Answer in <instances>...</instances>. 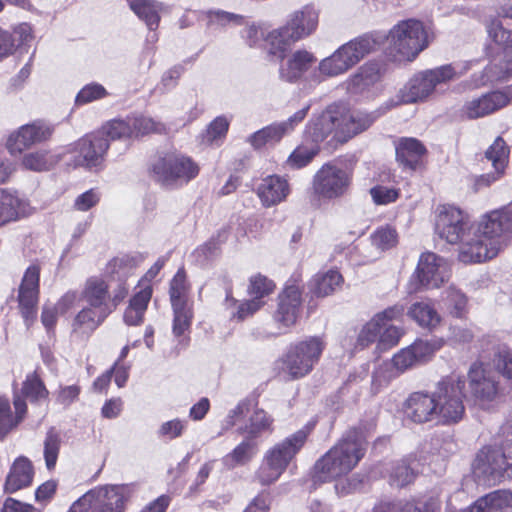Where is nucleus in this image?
Returning a JSON list of instances; mask_svg holds the SVG:
<instances>
[{"mask_svg":"<svg viewBox=\"0 0 512 512\" xmlns=\"http://www.w3.org/2000/svg\"><path fill=\"white\" fill-rule=\"evenodd\" d=\"M23 394L32 401L45 398L48 394L45 386L36 375H29L22 388Z\"/></svg>","mask_w":512,"mask_h":512,"instance_id":"56","label":"nucleus"},{"mask_svg":"<svg viewBox=\"0 0 512 512\" xmlns=\"http://www.w3.org/2000/svg\"><path fill=\"white\" fill-rule=\"evenodd\" d=\"M471 466L474 477L485 483L512 477V414L502 425L499 439L482 447Z\"/></svg>","mask_w":512,"mask_h":512,"instance_id":"3","label":"nucleus"},{"mask_svg":"<svg viewBox=\"0 0 512 512\" xmlns=\"http://www.w3.org/2000/svg\"><path fill=\"white\" fill-rule=\"evenodd\" d=\"M229 128V121L224 116L216 117L207 128V140L212 142L226 135Z\"/></svg>","mask_w":512,"mask_h":512,"instance_id":"62","label":"nucleus"},{"mask_svg":"<svg viewBox=\"0 0 512 512\" xmlns=\"http://www.w3.org/2000/svg\"><path fill=\"white\" fill-rule=\"evenodd\" d=\"M60 449V438L53 430L48 431L44 441V458L46 467L51 470L55 467Z\"/></svg>","mask_w":512,"mask_h":512,"instance_id":"54","label":"nucleus"},{"mask_svg":"<svg viewBox=\"0 0 512 512\" xmlns=\"http://www.w3.org/2000/svg\"><path fill=\"white\" fill-rule=\"evenodd\" d=\"M15 415L11 412L8 399L0 397V440L12 431L23 420L26 414V403L19 396L14 398Z\"/></svg>","mask_w":512,"mask_h":512,"instance_id":"33","label":"nucleus"},{"mask_svg":"<svg viewBox=\"0 0 512 512\" xmlns=\"http://www.w3.org/2000/svg\"><path fill=\"white\" fill-rule=\"evenodd\" d=\"M410 509L414 512H440L441 502L437 496H429L413 502V507Z\"/></svg>","mask_w":512,"mask_h":512,"instance_id":"64","label":"nucleus"},{"mask_svg":"<svg viewBox=\"0 0 512 512\" xmlns=\"http://www.w3.org/2000/svg\"><path fill=\"white\" fill-rule=\"evenodd\" d=\"M503 99L502 96L495 95L494 91L482 94L464 103L462 115L468 119L485 117L500 110Z\"/></svg>","mask_w":512,"mask_h":512,"instance_id":"30","label":"nucleus"},{"mask_svg":"<svg viewBox=\"0 0 512 512\" xmlns=\"http://www.w3.org/2000/svg\"><path fill=\"white\" fill-rule=\"evenodd\" d=\"M227 239V231L222 229L218 231L217 236H213L203 245L194 251L196 261L201 265H206L220 254V246Z\"/></svg>","mask_w":512,"mask_h":512,"instance_id":"38","label":"nucleus"},{"mask_svg":"<svg viewBox=\"0 0 512 512\" xmlns=\"http://www.w3.org/2000/svg\"><path fill=\"white\" fill-rule=\"evenodd\" d=\"M167 256H161L157 261L148 269V271L141 276L133 288H152L156 284L155 279L164 267Z\"/></svg>","mask_w":512,"mask_h":512,"instance_id":"59","label":"nucleus"},{"mask_svg":"<svg viewBox=\"0 0 512 512\" xmlns=\"http://www.w3.org/2000/svg\"><path fill=\"white\" fill-rule=\"evenodd\" d=\"M186 424V421L180 419L166 421L159 427L158 436L169 440L178 438L183 434Z\"/></svg>","mask_w":512,"mask_h":512,"instance_id":"61","label":"nucleus"},{"mask_svg":"<svg viewBox=\"0 0 512 512\" xmlns=\"http://www.w3.org/2000/svg\"><path fill=\"white\" fill-rule=\"evenodd\" d=\"M317 56L306 50L298 49L291 54L285 67L280 68V78L289 83L297 82L306 72L317 66Z\"/></svg>","mask_w":512,"mask_h":512,"instance_id":"25","label":"nucleus"},{"mask_svg":"<svg viewBox=\"0 0 512 512\" xmlns=\"http://www.w3.org/2000/svg\"><path fill=\"white\" fill-rule=\"evenodd\" d=\"M145 252H131L119 254L106 265L103 279L93 276L87 279L85 288H108L110 284H117V288L129 286L128 280L135 275L136 269L146 260Z\"/></svg>","mask_w":512,"mask_h":512,"instance_id":"12","label":"nucleus"},{"mask_svg":"<svg viewBox=\"0 0 512 512\" xmlns=\"http://www.w3.org/2000/svg\"><path fill=\"white\" fill-rule=\"evenodd\" d=\"M309 107H305L295 112L287 120L272 123L262 129L254 132L248 138V142L254 149H260L265 145H275L282 138L289 135L295 127L304 120Z\"/></svg>","mask_w":512,"mask_h":512,"instance_id":"21","label":"nucleus"},{"mask_svg":"<svg viewBox=\"0 0 512 512\" xmlns=\"http://www.w3.org/2000/svg\"><path fill=\"white\" fill-rule=\"evenodd\" d=\"M366 441L361 431L353 429L322 456V479H333L350 472L364 456Z\"/></svg>","mask_w":512,"mask_h":512,"instance_id":"6","label":"nucleus"},{"mask_svg":"<svg viewBox=\"0 0 512 512\" xmlns=\"http://www.w3.org/2000/svg\"><path fill=\"white\" fill-rule=\"evenodd\" d=\"M28 203L15 194L4 192L0 197V227L25 216Z\"/></svg>","mask_w":512,"mask_h":512,"instance_id":"35","label":"nucleus"},{"mask_svg":"<svg viewBox=\"0 0 512 512\" xmlns=\"http://www.w3.org/2000/svg\"><path fill=\"white\" fill-rule=\"evenodd\" d=\"M255 453V444L251 441H243L223 458V462L228 468H234L248 463Z\"/></svg>","mask_w":512,"mask_h":512,"instance_id":"44","label":"nucleus"},{"mask_svg":"<svg viewBox=\"0 0 512 512\" xmlns=\"http://www.w3.org/2000/svg\"><path fill=\"white\" fill-rule=\"evenodd\" d=\"M512 234V202L484 214L473 226L462 251L463 263H479L497 256Z\"/></svg>","mask_w":512,"mask_h":512,"instance_id":"2","label":"nucleus"},{"mask_svg":"<svg viewBox=\"0 0 512 512\" xmlns=\"http://www.w3.org/2000/svg\"><path fill=\"white\" fill-rule=\"evenodd\" d=\"M198 172L199 168L191 158L175 153L160 156L152 164L153 177L166 187H171L178 181L188 182Z\"/></svg>","mask_w":512,"mask_h":512,"instance_id":"14","label":"nucleus"},{"mask_svg":"<svg viewBox=\"0 0 512 512\" xmlns=\"http://www.w3.org/2000/svg\"><path fill=\"white\" fill-rule=\"evenodd\" d=\"M204 15L208 29L224 30L228 27L241 26L245 22L243 15L222 9H209L204 12Z\"/></svg>","mask_w":512,"mask_h":512,"instance_id":"36","label":"nucleus"},{"mask_svg":"<svg viewBox=\"0 0 512 512\" xmlns=\"http://www.w3.org/2000/svg\"><path fill=\"white\" fill-rule=\"evenodd\" d=\"M408 315L415 320L421 327L434 329L441 321V317L436 309L427 302H417L413 304Z\"/></svg>","mask_w":512,"mask_h":512,"instance_id":"37","label":"nucleus"},{"mask_svg":"<svg viewBox=\"0 0 512 512\" xmlns=\"http://www.w3.org/2000/svg\"><path fill=\"white\" fill-rule=\"evenodd\" d=\"M374 246L380 250H388L398 243V234L395 228L386 225L378 228L371 236Z\"/></svg>","mask_w":512,"mask_h":512,"instance_id":"49","label":"nucleus"},{"mask_svg":"<svg viewBox=\"0 0 512 512\" xmlns=\"http://www.w3.org/2000/svg\"><path fill=\"white\" fill-rule=\"evenodd\" d=\"M84 297L93 308L99 309L101 318H105L120 301L117 296L111 297L108 290H85Z\"/></svg>","mask_w":512,"mask_h":512,"instance_id":"39","label":"nucleus"},{"mask_svg":"<svg viewBox=\"0 0 512 512\" xmlns=\"http://www.w3.org/2000/svg\"><path fill=\"white\" fill-rule=\"evenodd\" d=\"M320 355V341L313 338L291 347L280 361L284 379H297L308 374Z\"/></svg>","mask_w":512,"mask_h":512,"instance_id":"17","label":"nucleus"},{"mask_svg":"<svg viewBox=\"0 0 512 512\" xmlns=\"http://www.w3.org/2000/svg\"><path fill=\"white\" fill-rule=\"evenodd\" d=\"M380 113L351 111L345 103H335L322 112V134L334 132L332 140L343 144L368 129Z\"/></svg>","mask_w":512,"mask_h":512,"instance_id":"5","label":"nucleus"},{"mask_svg":"<svg viewBox=\"0 0 512 512\" xmlns=\"http://www.w3.org/2000/svg\"><path fill=\"white\" fill-rule=\"evenodd\" d=\"M391 53L397 60H413L428 45V36L419 20L399 22L389 33Z\"/></svg>","mask_w":512,"mask_h":512,"instance_id":"10","label":"nucleus"},{"mask_svg":"<svg viewBox=\"0 0 512 512\" xmlns=\"http://www.w3.org/2000/svg\"><path fill=\"white\" fill-rule=\"evenodd\" d=\"M318 148L297 147L288 157L286 164L292 169H300L308 165L317 155Z\"/></svg>","mask_w":512,"mask_h":512,"instance_id":"52","label":"nucleus"},{"mask_svg":"<svg viewBox=\"0 0 512 512\" xmlns=\"http://www.w3.org/2000/svg\"><path fill=\"white\" fill-rule=\"evenodd\" d=\"M494 368L504 378L512 380V349L508 346H498L492 359Z\"/></svg>","mask_w":512,"mask_h":512,"instance_id":"45","label":"nucleus"},{"mask_svg":"<svg viewBox=\"0 0 512 512\" xmlns=\"http://www.w3.org/2000/svg\"><path fill=\"white\" fill-rule=\"evenodd\" d=\"M104 318L92 309H83L78 313L74 322V331H81L82 333H90L96 329Z\"/></svg>","mask_w":512,"mask_h":512,"instance_id":"51","label":"nucleus"},{"mask_svg":"<svg viewBox=\"0 0 512 512\" xmlns=\"http://www.w3.org/2000/svg\"><path fill=\"white\" fill-rule=\"evenodd\" d=\"M185 71L183 64H176L167 71H165L161 77L160 84L158 85L159 91L166 93L174 89L178 85V80Z\"/></svg>","mask_w":512,"mask_h":512,"instance_id":"57","label":"nucleus"},{"mask_svg":"<svg viewBox=\"0 0 512 512\" xmlns=\"http://www.w3.org/2000/svg\"><path fill=\"white\" fill-rule=\"evenodd\" d=\"M309 431L301 429L268 449L256 472L262 485L277 481L306 442Z\"/></svg>","mask_w":512,"mask_h":512,"instance_id":"7","label":"nucleus"},{"mask_svg":"<svg viewBox=\"0 0 512 512\" xmlns=\"http://www.w3.org/2000/svg\"><path fill=\"white\" fill-rule=\"evenodd\" d=\"M414 468L411 467L410 458H404L391 467L389 482L392 486L404 487L415 479Z\"/></svg>","mask_w":512,"mask_h":512,"instance_id":"42","label":"nucleus"},{"mask_svg":"<svg viewBox=\"0 0 512 512\" xmlns=\"http://www.w3.org/2000/svg\"><path fill=\"white\" fill-rule=\"evenodd\" d=\"M442 344V341L438 339H418L410 345V348L415 354L418 364H420L428 361L432 355L442 347Z\"/></svg>","mask_w":512,"mask_h":512,"instance_id":"48","label":"nucleus"},{"mask_svg":"<svg viewBox=\"0 0 512 512\" xmlns=\"http://www.w3.org/2000/svg\"><path fill=\"white\" fill-rule=\"evenodd\" d=\"M435 229L438 235L450 244H459L458 258L462 262V251L468 236H473V226L460 209L454 206H441L438 209Z\"/></svg>","mask_w":512,"mask_h":512,"instance_id":"13","label":"nucleus"},{"mask_svg":"<svg viewBox=\"0 0 512 512\" xmlns=\"http://www.w3.org/2000/svg\"><path fill=\"white\" fill-rule=\"evenodd\" d=\"M130 9L144 21L150 32L157 30L161 17L160 12L168 10V6L157 0H131Z\"/></svg>","mask_w":512,"mask_h":512,"instance_id":"32","label":"nucleus"},{"mask_svg":"<svg viewBox=\"0 0 512 512\" xmlns=\"http://www.w3.org/2000/svg\"><path fill=\"white\" fill-rule=\"evenodd\" d=\"M489 37L503 48L500 72L490 78L500 80L512 75V31L504 26L502 20H491L487 26Z\"/></svg>","mask_w":512,"mask_h":512,"instance_id":"23","label":"nucleus"},{"mask_svg":"<svg viewBox=\"0 0 512 512\" xmlns=\"http://www.w3.org/2000/svg\"><path fill=\"white\" fill-rule=\"evenodd\" d=\"M370 194L376 204H388L398 198V192L395 189L383 186H377L370 190Z\"/></svg>","mask_w":512,"mask_h":512,"instance_id":"63","label":"nucleus"},{"mask_svg":"<svg viewBox=\"0 0 512 512\" xmlns=\"http://www.w3.org/2000/svg\"><path fill=\"white\" fill-rule=\"evenodd\" d=\"M376 46V40L367 34L343 44L331 56L322 60V74L337 76L345 73L374 51Z\"/></svg>","mask_w":512,"mask_h":512,"instance_id":"11","label":"nucleus"},{"mask_svg":"<svg viewBox=\"0 0 512 512\" xmlns=\"http://www.w3.org/2000/svg\"><path fill=\"white\" fill-rule=\"evenodd\" d=\"M108 95L105 87L99 83H90L85 85L76 95L75 103L83 105L95 100L103 99Z\"/></svg>","mask_w":512,"mask_h":512,"instance_id":"53","label":"nucleus"},{"mask_svg":"<svg viewBox=\"0 0 512 512\" xmlns=\"http://www.w3.org/2000/svg\"><path fill=\"white\" fill-rule=\"evenodd\" d=\"M23 166L31 171H48L54 165V160L46 151H37L26 154L22 159Z\"/></svg>","mask_w":512,"mask_h":512,"instance_id":"47","label":"nucleus"},{"mask_svg":"<svg viewBox=\"0 0 512 512\" xmlns=\"http://www.w3.org/2000/svg\"><path fill=\"white\" fill-rule=\"evenodd\" d=\"M277 301V308L273 314V321L277 330L268 332L257 329L254 332L256 339L286 334L296 324L302 303L300 290H282L277 297Z\"/></svg>","mask_w":512,"mask_h":512,"instance_id":"16","label":"nucleus"},{"mask_svg":"<svg viewBox=\"0 0 512 512\" xmlns=\"http://www.w3.org/2000/svg\"><path fill=\"white\" fill-rule=\"evenodd\" d=\"M384 326L385 323H380L373 317L361 328L357 336L355 348L363 349L374 343L377 339L379 340L380 332Z\"/></svg>","mask_w":512,"mask_h":512,"instance_id":"46","label":"nucleus"},{"mask_svg":"<svg viewBox=\"0 0 512 512\" xmlns=\"http://www.w3.org/2000/svg\"><path fill=\"white\" fill-rule=\"evenodd\" d=\"M256 192L262 205L268 208L283 202L290 193V187L287 180L270 175L261 181Z\"/></svg>","mask_w":512,"mask_h":512,"instance_id":"27","label":"nucleus"},{"mask_svg":"<svg viewBox=\"0 0 512 512\" xmlns=\"http://www.w3.org/2000/svg\"><path fill=\"white\" fill-rule=\"evenodd\" d=\"M469 391L475 403L487 408L495 400L499 391V383L495 375L484 368L482 363H473L468 371Z\"/></svg>","mask_w":512,"mask_h":512,"instance_id":"20","label":"nucleus"},{"mask_svg":"<svg viewBox=\"0 0 512 512\" xmlns=\"http://www.w3.org/2000/svg\"><path fill=\"white\" fill-rule=\"evenodd\" d=\"M405 415L414 423L436 421V404L434 391L431 393L415 392L406 400Z\"/></svg>","mask_w":512,"mask_h":512,"instance_id":"24","label":"nucleus"},{"mask_svg":"<svg viewBox=\"0 0 512 512\" xmlns=\"http://www.w3.org/2000/svg\"><path fill=\"white\" fill-rule=\"evenodd\" d=\"M52 133L51 126L41 121H35L21 126L15 134H12L7 141V148L12 154L21 153L32 145L48 140Z\"/></svg>","mask_w":512,"mask_h":512,"instance_id":"22","label":"nucleus"},{"mask_svg":"<svg viewBox=\"0 0 512 512\" xmlns=\"http://www.w3.org/2000/svg\"><path fill=\"white\" fill-rule=\"evenodd\" d=\"M465 381L459 376H449L439 381L434 390L436 421L455 424L465 414L463 403Z\"/></svg>","mask_w":512,"mask_h":512,"instance_id":"9","label":"nucleus"},{"mask_svg":"<svg viewBox=\"0 0 512 512\" xmlns=\"http://www.w3.org/2000/svg\"><path fill=\"white\" fill-rule=\"evenodd\" d=\"M348 185L349 177L343 169L331 164L322 166V198L340 197Z\"/></svg>","mask_w":512,"mask_h":512,"instance_id":"29","label":"nucleus"},{"mask_svg":"<svg viewBox=\"0 0 512 512\" xmlns=\"http://www.w3.org/2000/svg\"><path fill=\"white\" fill-rule=\"evenodd\" d=\"M34 470L31 461L24 457H18L12 464L5 481V492L14 493L31 485Z\"/></svg>","mask_w":512,"mask_h":512,"instance_id":"31","label":"nucleus"},{"mask_svg":"<svg viewBox=\"0 0 512 512\" xmlns=\"http://www.w3.org/2000/svg\"><path fill=\"white\" fill-rule=\"evenodd\" d=\"M170 300L174 314L173 333L175 336H181L191 325L193 303L187 290H170Z\"/></svg>","mask_w":512,"mask_h":512,"instance_id":"26","label":"nucleus"},{"mask_svg":"<svg viewBox=\"0 0 512 512\" xmlns=\"http://www.w3.org/2000/svg\"><path fill=\"white\" fill-rule=\"evenodd\" d=\"M160 130V123L143 115L112 119L101 132L86 135L74 144L68 165L98 169L104 162L109 140H134Z\"/></svg>","mask_w":512,"mask_h":512,"instance_id":"1","label":"nucleus"},{"mask_svg":"<svg viewBox=\"0 0 512 512\" xmlns=\"http://www.w3.org/2000/svg\"><path fill=\"white\" fill-rule=\"evenodd\" d=\"M400 373L395 369L391 361H385L377 365L372 374L371 390L377 394L381 389L388 386Z\"/></svg>","mask_w":512,"mask_h":512,"instance_id":"43","label":"nucleus"},{"mask_svg":"<svg viewBox=\"0 0 512 512\" xmlns=\"http://www.w3.org/2000/svg\"><path fill=\"white\" fill-rule=\"evenodd\" d=\"M271 290H252L251 299L244 301L238 307L235 316L239 320L245 319L247 316L257 311L263 304V299L269 295Z\"/></svg>","mask_w":512,"mask_h":512,"instance_id":"50","label":"nucleus"},{"mask_svg":"<svg viewBox=\"0 0 512 512\" xmlns=\"http://www.w3.org/2000/svg\"><path fill=\"white\" fill-rule=\"evenodd\" d=\"M384 65L378 61H369L360 66L346 81V90L351 96L374 97L384 76Z\"/></svg>","mask_w":512,"mask_h":512,"instance_id":"19","label":"nucleus"},{"mask_svg":"<svg viewBox=\"0 0 512 512\" xmlns=\"http://www.w3.org/2000/svg\"><path fill=\"white\" fill-rule=\"evenodd\" d=\"M450 272L444 260L427 252L420 256L417 268L410 278L412 288H440L448 283Z\"/></svg>","mask_w":512,"mask_h":512,"instance_id":"18","label":"nucleus"},{"mask_svg":"<svg viewBox=\"0 0 512 512\" xmlns=\"http://www.w3.org/2000/svg\"><path fill=\"white\" fill-rule=\"evenodd\" d=\"M459 73L451 64L442 65L414 75L394 97L386 101L380 108L385 113L400 104L415 103L426 99L438 85L447 83Z\"/></svg>","mask_w":512,"mask_h":512,"instance_id":"4","label":"nucleus"},{"mask_svg":"<svg viewBox=\"0 0 512 512\" xmlns=\"http://www.w3.org/2000/svg\"><path fill=\"white\" fill-rule=\"evenodd\" d=\"M38 299V290H19V309L28 328L36 320L38 311Z\"/></svg>","mask_w":512,"mask_h":512,"instance_id":"40","label":"nucleus"},{"mask_svg":"<svg viewBox=\"0 0 512 512\" xmlns=\"http://www.w3.org/2000/svg\"><path fill=\"white\" fill-rule=\"evenodd\" d=\"M391 363L399 373H403L418 364L415 354L411 350L410 346L403 348L395 354Z\"/></svg>","mask_w":512,"mask_h":512,"instance_id":"60","label":"nucleus"},{"mask_svg":"<svg viewBox=\"0 0 512 512\" xmlns=\"http://www.w3.org/2000/svg\"><path fill=\"white\" fill-rule=\"evenodd\" d=\"M509 147L502 137H497L485 152V158L495 170L505 171L509 160Z\"/></svg>","mask_w":512,"mask_h":512,"instance_id":"41","label":"nucleus"},{"mask_svg":"<svg viewBox=\"0 0 512 512\" xmlns=\"http://www.w3.org/2000/svg\"><path fill=\"white\" fill-rule=\"evenodd\" d=\"M272 424V419L262 409L254 411L250 418V424L244 428V432L248 433L251 437H256L261 432L268 430Z\"/></svg>","mask_w":512,"mask_h":512,"instance_id":"55","label":"nucleus"},{"mask_svg":"<svg viewBox=\"0 0 512 512\" xmlns=\"http://www.w3.org/2000/svg\"><path fill=\"white\" fill-rule=\"evenodd\" d=\"M318 25V12L311 6H305L299 11L292 13L286 24L278 29H274L267 36V41L271 44L272 54H278L283 59L285 52L290 46L309 36L316 30Z\"/></svg>","mask_w":512,"mask_h":512,"instance_id":"8","label":"nucleus"},{"mask_svg":"<svg viewBox=\"0 0 512 512\" xmlns=\"http://www.w3.org/2000/svg\"><path fill=\"white\" fill-rule=\"evenodd\" d=\"M403 335V330L400 327L385 323L379 335L378 346L381 349H388L398 344Z\"/></svg>","mask_w":512,"mask_h":512,"instance_id":"58","label":"nucleus"},{"mask_svg":"<svg viewBox=\"0 0 512 512\" xmlns=\"http://www.w3.org/2000/svg\"><path fill=\"white\" fill-rule=\"evenodd\" d=\"M32 39V27L28 23L19 24L13 32L0 27V61L12 55L17 48L29 45Z\"/></svg>","mask_w":512,"mask_h":512,"instance_id":"28","label":"nucleus"},{"mask_svg":"<svg viewBox=\"0 0 512 512\" xmlns=\"http://www.w3.org/2000/svg\"><path fill=\"white\" fill-rule=\"evenodd\" d=\"M426 153L425 147L415 138H401L396 145V159L400 165L414 170Z\"/></svg>","mask_w":512,"mask_h":512,"instance_id":"34","label":"nucleus"},{"mask_svg":"<svg viewBox=\"0 0 512 512\" xmlns=\"http://www.w3.org/2000/svg\"><path fill=\"white\" fill-rule=\"evenodd\" d=\"M127 495L119 486H105L84 494L73 504V512H124Z\"/></svg>","mask_w":512,"mask_h":512,"instance_id":"15","label":"nucleus"}]
</instances>
